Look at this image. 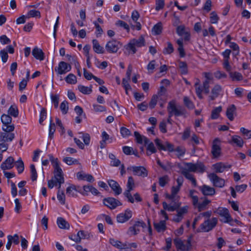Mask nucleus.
<instances>
[{
	"mask_svg": "<svg viewBox=\"0 0 251 251\" xmlns=\"http://www.w3.org/2000/svg\"><path fill=\"white\" fill-rule=\"evenodd\" d=\"M167 111L168 112L167 122L170 124H172V120L171 118L173 116L176 117L180 116H184V117H186V110L181 106L177 107L176 106V102L175 100H172L169 102L167 106Z\"/></svg>",
	"mask_w": 251,
	"mask_h": 251,
	"instance_id": "nucleus-1",
	"label": "nucleus"
},
{
	"mask_svg": "<svg viewBox=\"0 0 251 251\" xmlns=\"http://www.w3.org/2000/svg\"><path fill=\"white\" fill-rule=\"evenodd\" d=\"M217 223V218L213 217L212 219H208L200 225L197 230L198 232H209L216 226Z\"/></svg>",
	"mask_w": 251,
	"mask_h": 251,
	"instance_id": "nucleus-2",
	"label": "nucleus"
},
{
	"mask_svg": "<svg viewBox=\"0 0 251 251\" xmlns=\"http://www.w3.org/2000/svg\"><path fill=\"white\" fill-rule=\"evenodd\" d=\"M12 118L8 114H3L1 116V121L2 123V129L4 131L10 132L14 131L15 126L11 124Z\"/></svg>",
	"mask_w": 251,
	"mask_h": 251,
	"instance_id": "nucleus-3",
	"label": "nucleus"
},
{
	"mask_svg": "<svg viewBox=\"0 0 251 251\" xmlns=\"http://www.w3.org/2000/svg\"><path fill=\"white\" fill-rule=\"evenodd\" d=\"M214 213H217L222 218L220 220L221 222L228 223L231 226H233V219L229 213V211L227 208L219 207L214 211Z\"/></svg>",
	"mask_w": 251,
	"mask_h": 251,
	"instance_id": "nucleus-4",
	"label": "nucleus"
},
{
	"mask_svg": "<svg viewBox=\"0 0 251 251\" xmlns=\"http://www.w3.org/2000/svg\"><path fill=\"white\" fill-rule=\"evenodd\" d=\"M126 186L127 190L124 192V195L127 199L128 202L133 203L134 202V199L130 192L133 190L135 184L134 179L132 176L128 177Z\"/></svg>",
	"mask_w": 251,
	"mask_h": 251,
	"instance_id": "nucleus-5",
	"label": "nucleus"
},
{
	"mask_svg": "<svg viewBox=\"0 0 251 251\" xmlns=\"http://www.w3.org/2000/svg\"><path fill=\"white\" fill-rule=\"evenodd\" d=\"M122 44L116 40H111L108 41L105 47V50L109 53H116L122 47Z\"/></svg>",
	"mask_w": 251,
	"mask_h": 251,
	"instance_id": "nucleus-6",
	"label": "nucleus"
},
{
	"mask_svg": "<svg viewBox=\"0 0 251 251\" xmlns=\"http://www.w3.org/2000/svg\"><path fill=\"white\" fill-rule=\"evenodd\" d=\"M174 244L176 249L180 251H189L192 248L190 237L187 240L185 243L180 239H175Z\"/></svg>",
	"mask_w": 251,
	"mask_h": 251,
	"instance_id": "nucleus-7",
	"label": "nucleus"
},
{
	"mask_svg": "<svg viewBox=\"0 0 251 251\" xmlns=\"http://www.w3.org/2000/svg\"><path fill=\"white\" fill-rule=\"evenodd\" d=\"M53 166L54 169V178L56 180V181L58 182V188L60 189L61 188V184L64 183V178L63 176V171L59 166V162H56V163L53 164Z\"/></svg>",
	"mask_w": 251,
	"mask_h": 251,
	"instance_id": "nucleus-8",
	"label": "nucleus"
},
{
	"mask_svg": "<svg viewBox=\"0 0 251 251\" xmlns=\"http://www.w3.org/2000/svg\"><path fill=\"white\" fill-rule=\"evenodd\" d=\"M185 165L187 167V170L188 172H198L202 173L205 171V166L201 162H197L196 164L192 163H185Z\"/></svg>",
	"mask_w": 251,
	"mask_h": 251,
	"instance_id": "nucleus-9",
	"label": "nucleus"
},
{
	"mask_svg": "<svg viewBox=\"0 0 251 251\" xmlns=\"http://www.w3.org/2000/svg\"><path fill=\"white\" fill-rule=\"evenodd\" d=\"M103 203L110 209H114L117 206L122 205L119 200L112 197L104 198L103 200Z\"/></svg>",
	"mask_w": 251,
	"mask_h": 251,
	"instance_id": "nucleus-10",
	"label": "nucleus"
},
{
	"mask_svg": "<svg viewBox=\"0 0 251 251\" xmlns=\"http://www.w3.org/2000/svg\"><path fill=\"white\" fill-rule=\"evenodd\" d=\"M208 176L214 186L222 188L225 186V180L219 177L216 174L211 173Z\"/></svg>",
	"mask_w": 251,
	"mask_h": 251,
	"instance_id": "nucleus-11",
	"label": "nucleus"
},
{
	"mask_svg": "<svg viewBox=\"0 0 251 251\" xmlns=\"http://www.w3.org/2000/svg\"><path fill=\"white\" fill-rule=\"evenodd\" d=\"M132 216V212L129 209H126L124 212L120 213L116 217L117 221L119 223H124L128 221Z\"/></svg>",
	"mask_w": 251,
	"mask_h": 251,
	"instance_id": "nucleus-12",
	"label": "nucleus"
},
{
	"mask_svg": "<svg viewBox=\"0 0 251 251\" xmlns=\"http://www.w3.org/2000/svg\"><path fill=\"white\" fill-rule=\"evenodd\" d=\"M71 69L72 67L70 64L64 61H61L59 63L58 66L55 68V71L57 72L59 75H62L69 72Z\"/></svg>",
	"mask_w": 251,
	"mask_h": 251,
	"instance_id": "nucleus-13",
	"label": "nucleus"
},
{
	"mask_svg": "<svg viewBox=\"0 0 251 251\" xmlns=\"http://www.w3.org/2000/svg\"><path fill=\"white\" fill-rule=\"evenodd\" d=\"M132 169L134 175L143 177H147L148 175V171L143 166H132L128 168L127 170Z\"/></svg>",
	"mask_w": 251,
	"mask_h": 251,
	"instance_id": "nucleus-14",
	"label": "nucleus"
},
{
	"mask_svg": "<svg viewBox=\"0 0 251 251\" xmlns=\"http://www.w3.org/2000/svg\"><path fill=\"white\" fill-rule=\"evenodd\" d=\"M220 143L221 141L218 138H215L213 141L211 153L214 157L219 156L221 154Z\"/></svg>",
	"mask_w": 251,
	"mask_h": 251,
	"instance_id": "nucleus-15",
	"label": "nucleus"
},
{
	"mask_svg": "<svg viewBox=\"0 0 251 251\" xmlns=\"http://www.w3.org/2000/svg\"><path fill=\"white\" fill-rule=\"evenodd\" d=\"M146 226V224L143 221H136L133 226L129 227L128 232L129 234L136 235L140 231L139 227H144Z\"/></svg>",
	"mask_w": 251,
	"mask_h": 251,
	"instance_id": "nucleus-16",
	"label": "nucleus"
},
{
	"mask_svg": "<svg viewBox=\"0 0 251 251\" xmlns=\"http://www.w3.org/2000/svg\"><path fill=\"white\" fill-rule=\"evenodd\" d=\"M199 190L205 196H212L215 194V189L212 187L204 184L199 187Z\"/></svg>",
	"mask_w": 251,
	"mask_h": 251,
	"instance_id": "nucleus-17",
	"label": "nucleus"
},
{
	"mask_svg": "<svg viewBox=\"0 0 251 251\" xmlns=\"http://www.w3.org/2000/svg\"><path fill=\"white\" fill-rule=\"evenodd\" d=\"M107 182L112 190L114 191L115 195H119L122 193V189L117 181L113 179H110L108 180Z\"/></svg>",
	"mask_w": 251,
	"mask_h": 251,
	"instance_id": "nucleus-18",
	"label": "nucleus"
},
{
	"mask_svg": "<svg viewBox=\"0 0 251 251\" xmlns=\"http://www.w3.org/2000/svg\"><path fill=\"white\" fill-rule=\"evenodd\" d=\"M236 107L234 104H231L228 106L226 111V116L227 118L232 121L234 119V115L236 116Z\"/></svg>",
	"mask_w": 251,
	"mask_h": 251,
	"instance_id": "nucleus-19",
	"label": "nucleus"
},
{
	"mask_svg": "<svg viewBox=\"0 0 251 251\" xmlns=\"http://www.w3.org/2000/svg\"><path fill=\"white\" fill-rule=\"evenodd\" d=\"M14 159L12 156L8 157L4 162H3L0 167L2 170H10L14 166Z\"/></svg>",
	"mask_w": 251,
	"mask_h": 251,
	"instance_id": "nucleus-20",
	"label": "nucleus"
},
{
	"mask_svg": "<svg viewBox=\"0 0 251 251\" xmlns=\"http://www.w3.org/2000/svg\"><path fill=\"white\" fill-rule=\"evenodd\" d=\"M11 132H0V141L3 142H11L15 138V134Z\"/></svg>",
	"mask_w": 251,
	"mask_h": 251,
	"instance_id": "nucleus-21",
	"label": "nucleus"
},
{
	"mask_svg": "<svg viewBox=\"0 0 251 251\" xmlns=\"http://www.w3.org/2000/svg\"><path fill=\"white\" fill-rule=\"evenodd\" d=\"M231 167V165H226L222 162H219L213 165V168L217 173H223L226 169Z\"/></svg>",
	"mask_w": 251,
	"mask_h": 251,
	"instance_id": "nucleus-22",
	"label": "nucleus"
},
{
	"mask_svg": "<svg viewBox=\"0 0 251 251\" xmlns=\"http://www.w3.org/2000/svg\"><path fill=\"white\" fill-rule=\"evenodd\" d=\"M222 90V87L220 85H215L211 90V95L209 96L210 100H213L217 98L220 95Z\"/></svg>",
	"mask_w": 251,
	"mask_h": 251,
	"instance_id": "nucleus-23",
	"label": "nucleus"
},
{
	"mask_svg": "<svg viewBox=\"0 0 251 251\" xmlns=\"http://www.w3.org/2000/svg\"><path fill=\"white\" fill-rule=\"evenodd\" d=\"M134 134L138 144H142L144 143L145 145H147L149 143V139L146 137L141 135L138 131H135Z\"/></svg>",
	"mask_w": 251,
	"mask_h": 251,
	"instance_id": "nucleus-24",
	"label": "nucleus"
},
{
	"mask_svg": "<svg viewBox=\"0 0 251 251\" xmlns=\"http://www.w3.org/2000/svg\"><path fill=\"white\" fill-rule=\"evenodd\" d=\"M32 54L36 59H38L40 61L43 60L45 58L44 53L41 49L37 47H35L33 49Z\"/></svg>",
	"mask_w": 251,
	"mask_h": 251,
	"instance_id": "nucleus-25",
	"label": "nucleus"
},
{
	"mask_svg": "<svg viewBox=\"0 0 251 251\" xmlns=\"http://www.w3.org/2000/svg\"><path fill=\"white\" fill-rule=\"evenodd\" d=\"M163 207L164 210H168L169 211H174L176 210L180 205V203L174 202L173 205H168L165 201L162 203Z\"/></svg>",
	"mask_w": 251,
	"mask_h": 251,
	"instance_id": "nucleus-26",
	"label": "nucleus"
},
{
	"mask_svg": "<svg viewBox=\"0 0 251 251\" xmlns=\"http://www.w3.org/2000/svg\"><path fill=\"white\" fill-rule=\"evenodd\" d=\"M92 43L93 49L95 52L100 54H103L104 53L105 51L104 48L100 45L97 40L93 39L92 40Z\"/></svg>",
	"mask_w": 251,
	"mask_h": 251,
	"instance_id": "nucleus-27",
	"label": "nucleus"
},
{
	"mask_svg": "<svg viewBox=\"0 0 251 251\" xmlns=\"http://www.w3.org/2000/svg\"><path fill=\"white\" fill-rule=\"evenodd\" d=\"M154 227L158 232L164 231L166 228V221H160L159 223H154Z\"/></svg>",
	"mask_w": 251,
	"mask_h": 251,
	"instance_id": "nucleus-28",
	"label": "nucleus"
},
{
	"mask_svg": "<svg viewBox=\"0 0 251 251\" xmlns=\"http://www.w3.org/2000/svg\"><path fill=\"white\" fill-rule=\"evenodd\" d=\"M80 192L79 190L76 189V187L75 185H72L66 189V194L68 197H75L76 196V193Z\"/></svg>",
	"mask_w": 251,
	"mask_h": 251,
	"instance_id": "nucleus-29",
	"label": "nucleus"
},
{
	"mask_svg": "<svg viewBox=\"0 0 251 251\" xmlns=\"http://www.w3.org/2000/svg\"><path fill=\"white\" fill-rule=\"evenodd\" d=\"M77 177L80 180L86 179L87 181L92 182L94 181V177L89 174H82L81 172H78L76 174Z\"/></svg>",
	"mask_w": 251,
	"mask_h": 251,
	"instance_id": "nucleus-30",
	"label": "nucleus"
},
{
	"mask_svg": "<svg viewBox=\"0 0 251 251\" xmlns=\"http://www.w3.org/2000/svg\"><path fill=\"white\" fill-rule=\"evenodd\" d=\"M57 224L59 228L61 229H69L70 225L67 221L62 217H59L57 219Z\"/></svg>",
	"mask_w": 251,
	"mask_h": 251,
	"instance_id": "nucleus-31",
	"label": "nucleus"
},
{
	"mask_svg": "<svg viewBox=\"0 0 251 251\" xmlns=\"http://www.w3.org/2000/svg\"><path fill=\"white\" fill-rule=\"evenodd\" d=\"M8 114L14 118L17 117L19 115V110L17 106L15 104L11 105L8 110Z\"/></svg>",
	"mask_w": 251,
	"mask_h": 251,
	"instance_id": "nucleus-32",
	"label": "nucleus"
},
{
	"mask_svg": "<svg viewBox=\"0 0 251 251\" xmlns=\"http://www.w3.org/2000/svg\"><path fill=\"white\" fill-rule=\"evenodd\" d=\"M222 110V107L221 106L214 108L211 111V118L213 120L218 119Z\"/></svg>",
	"mask_w": 251,
	"mask_h": 251,
	"instance_id": "nucleus-33",
	"label": "nucleus"
},
{
	"mask_svg": "<svg viewBox=\"0 0 251 251\" xmlns=\"http://www.w3.org/2000/svg\"><path fill=\"white\" fill-rule=\"evenodd\" d=\"M109 158L111 160L110 165L112 166L118 167L120 165L121 161L116 158L115 155L113 153L109 154Z\"/></svg>",
	"mask_w": 251,
	"mask_h": 251,
	"instance_id": "nucleus-34",
	"label": "nucleus"
},
{
	"mask_svg": "<svg viewBox=\"0 0 251 251\" xmlns=\"http://www.w3.org/2000/svg\"><path fill=\"white\" fill-rule=\"evenodd\" d=\"M131 41L137 47H141L145 46V39L142 36L139 37L138 39H133Z\"/></svg>",
	"mask_w": 251,
	"mask_h": 251,
	"instance_id": "nucleus-35",
	"label": "nucleus"
},
{
	"mask_svg": "<svg viewBox=\"0 0 251 251\" xmlns=\"http://www.w3.org/2000/svg\"><path fill=\"white\" fill-rule=\"evenodd\" d=\"M233 142L235 143L237 146L242 147L244 144L243 139L239 136L234 135L232 137V141L229 142L230 143Z\"/></svg>",
	"mask_w": 251,
	"mask_h": 251,
	"instance_id": "nucleus-36",
	"label": "nucleus"
},
{
	"mask_svg": "<svg viewBox=\"0 0 251 251\" xmlns=\"http://www.w3.org/2000/svg\"><path fill=\"white\" fill-rule=\"evenodd\" d=\"M162 30V25L161 22L158 23L155 25L152 29V32L154 35H159L161 34Z\"/></svg>",
	"mask_w": 251,
	"mask_h": 251,
	"instance_id": "nucleus-37",
	"label": "nucleus"
},
{
	"mask_svg": "<svg viewBox=\"0 0 251 251\" xmlns=\"http://www.w3.org/2000/svg\"><path fill=\"white\" fill-rule=\"evenodd\" d=\"M78 90L83 94L88 95L92 93V90L91 87H88L82 85L78 86Z\"/></svg>",
	"mask_w": 251,
	"mask_h": 251,
	"instance_id": "nucleus-38",
	"label": "nucleus"
},
{
	"mask_svg": "<svg viewBox=\"0 0 251 251\" xmlns=\"http://www.w3.org/2000/svg\"><path fill=\"white\" fill-rule=\"evenodd\" d=\"M179 68L180 70L181 74L186 75L188 73V67L187 63L185 62L179 61Z\"/></svg>",
	"mask_w": 251,
	"mask_h": 251,
	"instance_id": "nucleus-39",
	"label": "nucleus"
},
{
	"mask_svg": "<svg viewBox=\"0 0 251 251\" xmlns=\"http://www.w3.org/2000/svg\"><path fill=\"white\" fill-rule=\"evenodd\" d=\"M65 80L68 83L75 84L76 83L77 80L75 75L73 74H69L65 78Z\"/></svg>",
	"mask_w": 251,
	"mask_h": 251,
	"instance_id": "nucleus-40",
	"label": "nucleus"
},
{
	"mask_svg": "<svg viewBox=\"0 0 251 251\" xmlns=\"http://www.w3.org/2000/svg\"><path fill=\"white\" fill-rule=\"evenodd\" d=\"M229 75L232 80L240 81L242 80L243 78L242 75L239 72H230Z\"/></svg>",
	"mask_w": 251,
	"mask_h": 251,
	"instance_id": "nucleus-41",
	"label": "nucleus"
},
{
	"mask_svg": "<svg viewBox=\"0 0 251 251\" xmlns=\"http://www.w3.org/2000/svg\"><path fill=\"white\" fill-rule=\"evenodd\" d=\"M210 202V200H209L207 199H205L201 203H199L197 206L199 211H201L205 209L207 205Z\"/></svg>",
	"mask_w": 251,
	"mask_h": 251,
	"instance_id": "nucleus-42",
	"label": "nucleus"
},
{
	"mask_svg": "<svg viewBox=\"0 0 251 251\" xmlns=\"http://www.w3.org/2000/svg\"><path fill=\"white\" fill-rule=\"evenodd\" d=\"M183 103L185 106L189 109H193L195 107L193 102L188 97H184Z\"/></svg>",
	"mask_w": 251,
	"mask_h": 251,
	"instance_id": "nucleus-43",
	"label": "nucleus"
},
{
	"mask_svg": "<svg viewBox=\"0 0 251 251\" xmlns=\"http://www.w3.org/2000/svg\"><path fill=\"white\" fill-rule=\"evenodd\" d=\"M15 165L19 174L22 173L24 171V164L21 158L15 162Z\"/></svg>",
	"mask_w": 251,
	"mask_h": 251,
	"instance_id": "nucleus-44",
	"label": "nucleus"
},
{
	"mask_svg": "<svg viewBox=\"0 0 251 251\" xmlns=\"http://www.w3.org/2000/svg\"><path fill=\"white\" fill-rule=\"evenodd\" d=\"M58 189L57 198L62 204H64L65 203V195L63 191L60 190V188Z\"/></svg>",
	"mask_w": 251,
	"mask_h": 251,
	"instance_id": "nucleus-45",
	"label": "nucleus"
},
{
	"mask_svg": "<svg viewBox=\"0 0 251 251\" xmlns=\"http://www.w3.org/2000/svg\"><path fill=\"white\" fill-rule=\"evenodd\" d=\"M63 160L64 162H65L68 165H72L73 164H79L78 161L77 159H74L72 157H66L63 158Z\"/></svg>",
	"mask_w": 251,
	"mask_h": 251,
	"instance_id": "nucleus-46",
	"label": "nucleus"
},
{
	"mask_svg": "<svg viewBox=\"0 0 251 251\" xmlns=\"http://www.w3.org/2000/svg\"><path fill=\"white\" fill-rule=\"evenodd\" d=\"M167 46L165 47L163 51V53L165 54H171L174 51V49L172 44L171 42L167 43Z\"/></svg>",
	"mask_w": 251,
	"mask_h": 251,
	"instance_id": "nucleus-47",
	"label": "nucleus"
},
{
	"mask_svg": "<svg viewBox=\"0 0 251 251\" xmlns=\"http://www.w3.org/2000/svg\"><path fill=\"white\" fill-rule=\"evenodd\" d=\"M55 131V125L54 123H52V120L50 119V125L49 127V138L51 139L53 137V134Z\"/></svg>",
	"mask_w": 251,
	"mask_h": 251,
	"instance_id": "nucleus-48",
	"label": "nucleus"
},
{
	"mask_svg": "<svg viewBox=\"0 0 251 251\" xmlns=\"http://www.w3.org/2000/svg\"><path fill=\"white\" fill-rule=\"evenodd\" d=\"M60 108L62 114H66L68 113L69 109L68 102L66 100L63 101L60 104Z\"/></svg>",
	"mask_w": 251,
	"mask_h": 251,
	"instance_id": "nucleus-49",
	"label": "nucleus"
},
{
	"mask_svg": "<svg viewBox=\"0 0 251 251\" xmlns=\"http://www.w3.org/2000/svg\"><path fill=\"white\" fill-rule=\"evenodd\" d=\"M30 172H31V178L32 181H35L37 179V173L35 169V165L31 164L30 166Z\"/></svg>",
	"mask_w": 251,
	"mask_h": 251,
	"instance_id": "nucleus-50",
	"label": "nucleus"
},
{
	"mask_svg": "<svg viewBox=\"0 0 251 251\" xmlns=\"http://www.w3.org/2000/svg\"><path fill=\"white\" fill-rule=\"evenodd\" d=\"M188 31V30H186L185 27L184 25H178L176 27V32L179 36H182Z\"/></svg>",
	"mask_w": 251,
	"mask_h": 251,
	"instance_id": "nucleus-51",
	"label": "nucleus"
},
{
	"mask_svg": "<svg viewBox=\"0 0 251 251\" xmlns=\"http://www.w3.org/2000/svg\"><path fill=\"white\" fill-rule=\"evenodd\" d=\"M50 98H51V102L54 104V107L55 108H57L58 106V104H59V95L51 94Z\"/></svg>",
	"mask_w": 251,
	"mask_h": 251,
	"instance_id": "nucleus-52",
	"label": "nucleus"
},
{
	"mask_svg": "<svg viewBox=\"0 0 251 251\" xmlns=\"http://www.w3.org/2000/svg\"><path fill=\"white\" fill-rule=\"evenodd\" d=\"M158 96L154 95L152 97L151 101L149 103V107L151 109H153L155 107L158 100Z\"/></svg>",
	"mask_w": 251,
	"mask_h": 251,
	"instance_id": "nucleus-53",
	"label": "nucleus"
},
{
	"mask_svg": "<svg viewBox=\"0 0 251 251\" xmlns=\"http://www.w3.org/2000/svg\"><path fill=\"white\" fill-rule=\"evenodd\" d=\"M188 206H184L182 207H181L180 208H178L176 209L177 211V216H180L183 218V215L187 213L188 212Z\"/></svg>",
	"mask_w": 251,
	"mask_h": 251,
	"instance_id": "nucleus-54",
	"label": "nucleus"
},
{
	"mask_svg": "<svg viewBox=\"0 0 251 251\" xmlns=\"http://www.w3.org/2000/svg\"><path fill=\"white\" fill-rule=\"evenodd\" d=\"M155 5V10L156 11H159L161 9H162L165 5V0H156Z\"/></svg>",
	"mask_w": 251,
	"mask_h": 251,
	"instance_id": "nucleus-55",
	"label": "nucleus"
},
{
	"mask_svg": "<svg viewBox=\"0 0 251 251\" xmlns=\"http://www.w3.org/2000/svg\"><path fill=\"white\" fill-rule=\"evenodd\" d=\"M210 22L212 24H217L219 20V18L215 11H213L210 14Z\"/></svg>",
	"mask_w": 251,
	"mask_h": 251,
	"instance_id": "nucleus-56",
	"label": "nucleus"
},
{
	"mask_svg": "<svg viewBox=\"0 0 251 251\" xmlns=\"http://www.w3.org/2000/svg\"><path fill=\"white\" fill-rule=\"evenodd\" d=\"M181 174L187 179H189V180H192L194 177V176L192 174H190L189 172H188V171L187 170V169L185 168L182 170Z\"/></svg>",
	"mask_w": 251,
	"mask_h": 251,
	"instance_id": "nucleus-57",
	"label": "nucleus"
},
{
	"mask_svg": "<svg viewBox=\"0 0 251 251\" xmlns=\"http://www.w3.org/2000/svg\"><path fill=\"white\" fill-rule=\"evenodd\" d=\"M109 243L113 246L115 247L116 248L118 249H121L122 247V242L118 241L115 240V239L113 238H110L109 239Z\"/></svg>",
	"mask_w": 251,
	"mask_h": 251,
	"instance_id": "nucleus-58",
	"label": "nucleus"
},
{
	"mask_svg": "<svg viewBox=\"0 0 251 251\" xmlns=\"http://www.w3.org/2000/svg\"><path fill=\"white\" fill-rule=\"evenodd\" d=\"M214 76L218 79L225 78L227 77V75H226V74H225L224 72H221L219 71L215 72L214 74Z\"/></svg>",
	"mask_w": 251,
	"mask_h": 251,
	"instance_id": "nucleus-59",
	"label": "nucleus"
},
{
	"mask_svg": "<svg viewBox=\"0 0 251 251\" xmlns=\"http://www.w3.org/2000/svg\"><path fill=\"white\" fill-rule=\"evenodd\" d=\"M82 136L80 137L83 139L84 144L86 145H88L90 141V136L88 133H81Z\"/></svg>",
	"mask_w": 251,
	"mask_h": 251,
	"instance_id": "nucleus-60",
	"label": "nucleus"
},
{
	"mask_svg": "<svg viewBox=\"0 0 251 251\" xmlns=\"http://www.w3.org/2000/svg\"><path fill=\"white\" fill-rule=\"evenodd\" d=\"M169 181L168 176H165L161 177L159 179V184L160 186L164 187Z\"/></svg>",
	"mask_w": 251,
	"mask_h": 251,
	"instance_id": "nucleus-61",
	"label": "nucleus"
},
{
	"mask_svg": "<svg viewBox=\"0 0 251 251\" xmlns=\"http://www.w3.org/2000/svg\"><path fill=\"white\" fill-rule=\"evenodd\" d=\"M94 24L95 25L96 28V36L97 37H99L101 36V35L103 33V30L100 27V26L96 22H93Z\"/></svg>",
	"mask_w": 251,
	"mask_h": 251,
	"instance_id": "nucleus-62",
	"label": "nucleus"
},
{
	"mask_svg": "<svg viewBox=\"0 0 251 251\" xmlns=\"http://www.w3.org/2000/svg\"><path fill=\"white\" fill-rule=\"evenodd\" d=\"M28 16L31 17H40V12L38 10H31L28 12Z\"/></svg>",
	"mask_w": 251,
	"mask_h": 251,
	"instance_id": "nucleus-63",
	"label": "nucleus"
},
{
	"mask_svg": "<svg viewBox=\"0 0 251 251\" xmlns=\"http://www.w3.org/2000/svg\"><path fill=\"white\" fill-rule=\"evenodd\" d=\"M120 132L123 137H126L131 134L130 130L125 127H122L121 128Z\"/></svg>",
	"mask_w": 251,
	"mask_h": 251,
	"instance_id": "nucleus-64",
	"label": "nucleus"
}]
</instances>
